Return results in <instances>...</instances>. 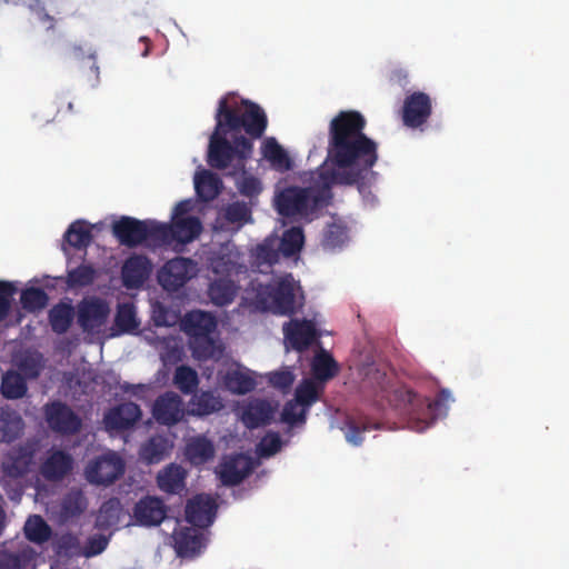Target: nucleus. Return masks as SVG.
<instances>
[{"mask_svg":"<svg viewBox=\"0 0 569 569\" xmlns=\"http://www.w3.org/2000/svg\"><path fill=\"white\" fill-rule=\"evenodd\" d=\"M261 190L260 180L253 176L244 177L239 184L240 193L246 197H256Z\"/></svg>","mask_w":569,"mask_h":569,"instance_id":"obj_58","label":"nucleus"},{"mask_svg":"<svg viewBox=\"0 0 569 569\" xmlns=\"http://www.w3.org/2000/svg\"><path fill=\"white\" fill-rule=\"evenodd\" d=\"M224 218L231 223H244L251 219V209L246 202L236 201L228 204Z\"/></svg>","mask_w":569,"mask_h":569,"instance_id":"obj_54","label":"nucleus"},{"mask_svg":"<svg viewBox=\"0 0 569 569\" xmlns=\"http://www.w3.org/2000/svg\"><path fill=\"white\" fill-rule=\"evenodd\" d=\"M33 456L34 450L28 445L12 448L1 465L3 476L11 479L22 478L29 471Z\"/></svg>","mask_w":569,"mask_h":569,"instance_id":"obj_16","label":"nucleus"},{"mask_svg":"<svg viewBox=\"0 0 569 569\" xmlns=\"http://www.w3.org/2000/svg\"><path fill=\"white\" fill-rule=\"evenodd\" d=\"M363 375L362 388L372 390L376 402L382 406L387 401L407 415L412 430L425 431L435 422L436 410L440 406L438 400L430 401L406 387L391 390L387 372L373 365L366 367Z\"/></svg>","mask_w":569,"mask_h":569,"instance_id":"obj_3","label":"nucleus"},{"mask_svg":"<svg viewBox=\"0 0 569 569\" xmlns=\"http://www.w3.org/2000/svg\"><path fill=\"white\" fill-rule=\"evenodd\" d=\"M277 242L280 256L290 258L298 254L305 243V234L302 228L291 227L290 229H287L281 238L277 237Z\"/></svg>","mask_w":569,"mask_h":569,"instance_id":"obj_36","label":"nucleus"},{"mask_svg":"<svg viewBox=\"0 0 569 569\" xmlns=\"http://www.w3.org/2000/svg\"><path fill=\"white\" fill-rule=\"evenodd\" d=\"M311 369L318 380L328 381L338 373V363L330 353L321 350L315 356Z\"/></svg>","mask_w":569,"mask_h":569,"instance_id":"obj_40","label":"nucleus"},{"mask_svg":"<svg viewBox=\"0 0 569 569\" xmlns=\"http://www.w3.org/2000/svg\"><path fill=\"white\" fill-rule=\"evenodd\" d=\"M189 347L194 359L203 361L221 358L223 348L217 342L212 335H207L189 340Z\"/></svg>","mask_w":569,"mask_h":569,"instance_id":"obj_33","label":"nucleus"},{"mask_svg":"<svg viewBox=\"0 0 569 569\" xmlns=\"http://www.w3.org/2000/svg\"><path fill=\"white\" fill-rule=\"evenodd\" d=\"M23 531L26 538L37 545L47 542L52 535L50 526L39 515H33L28 518Z\"/></svg>","mask_w":569,"mask_h":569,"instance_id":"obj_37","label":"nucleus"},{"mask_svg":"<svg viewBox=\"0 0 569 569\" xmlns=\"http://www.w3.org/2000/svg\"><path fill=\"white\" fill-rule=\"evenodd\" d=\"M365 117L358 111H340L329 124L326 162L315 186H289L277 192L274 207L286 218L308 219L331 199L335 184L362 183L378 161V144L363 132Z\"/></svg>","mask_w":569,"mask_h":569,"instance_id":"obj_1","label":"nucleus"},{"mask_svg":"<svg viewBox=\"0 0 569 569\" xmlns=\"http://www.w3.org/2000/svg\"><path fill=\"white\" fill-rule=\"evenodd\" d=\"M168 507L163 500L154 496L139 499L132 510V519L142 527H157L167 518Z\"/></svg>","mask_w":569,"mask_h":569,"instance_id":"obj_11","label":"nucleus"},{"mask_svg":"<svg viewBox=\"0 0 569 569\" xmlns=\"http://www.w3.org/2000/svg\"><path fill=\"white\" fill-rule=\"evenodd\" d=\"M112 233L121 244L137 247L146 241V221L123 216L112 223Z\"/></svg>","mask_w":569,"mask_h":569,"instance_id":"obj_15","label":"nucleus"},{"mask_svg":"<svg viewBox=\"0 0 569 569\" xmlns=\"http://www.w3.org/2000/svg\"><path fill=\"white\" fill-rule=\"evenodd\" d=\"M16 288L11 282L0 281V322L6 320L11 309V298Z\"/></svg>","mask_w":569,"mask_h":569,"instance_id":"obj_57","label":"nucleus"},{"mask_svg":"<svg viewBox=\"0 0 569 569\" xmlns=\"http://www.w3.org/2000/svg\"><path fill=\"white\" fill-rule=\"evenodd\" d=\"M240 254L228 244L221 246L210 258V268L212 272L220 277H230L239 274L244 267L239 262Z\"/></svg>","mask_w":569,"mask_h":569,"instance_id":"obj_22","label":"nucleus"},{"mask_svg":"<svg viewBox=\"0 0 569 569\" xmlns=\"http://www.w3.org/2000/svg\"><path fill=\"white\" fill-rule=\"evenodd\" d=\"M74 308L70 302L60 301L51 307L48 312V321L51 330L57 335L66 333L74 320Z\"/></svg>","mask_w":569,"mask_h":569,"instance_id":"obj_28","label":"nucleus"},{"mask_svg":"<svg viewBox=\"0 0 569 569\" xmlns=\"http://www.w3.org/2000/svg\"><path fill=\"white\" fill-rule=\"evenodd\" d=\"M221 180L211 171H203L196 176V192L204 201L213 200L220 192Z\"/></svg>","mask_w":569,"mask_h":569,"instance_id":"obj_38","label":"nucleus"},{"mask_svg":"<svg viewBox=\"0 0 569 569\" xmlns=\"http://www.w3.org/2000/svg\"><path fill=\"white\" fill-rule=\"evenodd\" d=\"M73 540H74V538L72 536L62 537L61 542H60V547L61 548L68 547L69 545L72 543Z\"/></svg>","mask_w":569,"mask_h":569,"instance_id":"obj_62","label":"nucleus"},{"mask_svg":"<svg viewBox=\"0 0 569 569\" xmlns=\"http://www.w3.org/2000/svg\"><path fill=\"white\" fill-rule=\"evenodd\" d=\"M49 297L41 288H27L21 292L20 302L24 310L37 312L44 309L48 305Z\"/></svg>","mask_w":569,"mask_h":569,"instance_id":"obj_44","label":"nucleus"},{"mask_svg":"<svg viewBox=\"0 0 569 569\" xmlns=\"http://www.w3.org/2000/svg\"><path fill=\"white\" fill-rule=\"evenodd\" d=\"M73 465L74 460L69 452L52 449L40 466V475L48 481H61L72 471Z\"/></svg>","mask_w":569,"mask_h":569,"instance_id":"obj_14","label":"nucleus"},{"mask_svg":"<svg viewBox=\"0 0 569 569\" xmlns=\"http://www.w3.org/2000/svg\"><path fill=\"white\" fill-rule=\"evenodd\" d=\"M28 387L24 378L16 372L8 371L1 381V393L7 399H21L27 393Z\"/></svg>","mask_w":569,"mask_h":569,"instance_id":"obj_41","label":"nucleus"},{"mask_svg":"<svg viewBox=\"0 0 569 569\" xmlns=\"http://www.w3.org/2000/svg\"><path fill=\"white\" fill-rule=\"evenodd\" d=\"M91 228L83 220L72 222L64 233V240L76 249H83L92 242Z\"/></svg>","mask_w":569,"mask_h":569,"instance_id":"obj_39","label":"nucleus"},{"mask_svg":"<svg viewBox=\"0 0 569 569\" xmlns=\"http://www.w3.org/2000/svg\"><path fill=\"white\" fill-rule=\"evenodd\" d=\"M96 271L91 266L80 264L68 272V284L71 288L87 287L94 280Z\"/></svg>","mask_w":569,"mask_h":569,"instance_id":"obj_51","label":"nucleus"},{"mask_svg":"<svg viewBox=\"0 0 569 569\" xmlns=\"http://www.w3.org/2000/svg\"><path fill=\"white\" fill-rule=\"evenodd\" d=\"M277 237H267L251 250L252 264L261 268L272 267L279 261L280 252L277 246Z\"/></svg>","mask_w":569,"mask_h":569,"instance_id":"obj_31","label":"nucleus"},{"mask_svg":"<svg viewBox=\"0 0 569 569\" xmlns=\"http://www.w3.org/2000/svg\"><path fill=\"white\" fill-rule=\"evenodd\" d=\"M238 291V286L229 277H219L214 279L208 288V296L213 305L224 307L231 303Z\"/></svg>","mask_w":569,"mask_h":569,"instance_id":"obj_29","label":"nucleus"},{"mask_svg":"<svg viewBox=\"0 0 569 569\" xmlns=\"http://www.w3.org/2000/svg\"><path fill=\"white\" fill-rule=\"evenodd\" d=\"M183 332L189 340L207 335H212L217 329L216 318L206 311L193 310L188 312L181 321Z\"/></svg>","mask_w":569,"mask_h":569,"instance_id":"obj_23","label":"nucleus"},{"mask_svg":"<svg viewBox=\"0 0 569 569\" xmlns=\"http://www.w3.org/2000/svg\"><path fill=\"white\" fill-rule=\"evenodd\" d=\"M43 416L50 430L61 436L77 435L82 428V419L60 400L46 403Z\"/></svg>","mask_w":569,"mask_h":569,"instance_id":"obj_5","label":"nucleus"},{"mask_svg":"<svg viewBox=\"0 0 569 569\" xmlns=\"http://www.w3.org/2000/svg\"><path fill=\"white\" fill-rule=\"evenodd\" d=\"M348 240L347 227L339 223H330L323 231L321 244L325 249L333 250L342 247Z\"/></svg>","mask_w":569,"mask_h":569,"instance_id":"obj_49","label":"nucleus"},{"mask_svg":"<svg viewBox=\"0 0 569 569\" xmlns=\"http://www.w3.org/2000/svg\"><path fill=\"white\" fill-rule=\"evenodd\" d=\"M146 221V241L150 240L157 244H164L172 241V230L170 224L160 223L154 220Z\"/></svg>","mask_w":569,"mask_h":569,"instance_id":"obj_50","label":"nucleus"},{"mask_svg":"<svg viewBox=\"0 0 569 569\" xmlns=\"http://www.w3.org/2000/svg\"><path fill=\"white\" fill-rule=\"evenodd\" d=\"M223 408L222 399L214 391L207 390L194 393L189 402L188 413L194 417H207Z\"/></svg>","mask_w":569,"mask_h":569,"instance_id":"obj_26","label":"nucleus"},{"mask_svg":"<svg viewBox=\"0 0 569 569\" xmlns=\"http://www.w3.org/2000/svg\"><path fill=\"white\" fill-rule=\"evenodd\" d=\"M150 272V260L142 254H132L122 266V282L128 289H138L149 278Z\"/></svg>","mask_w":569,"mask_h":569,"instance_id":"obj_19","label":"nucleus"},{"mask_svg":"<svg viewBox=\"0 0 569 569\" xmlns=\"http://www.w3.org/2000/svg\"><path fill=\"white\" fill-rule=\"evenodd\" d=\"M378 427L379 426L377 423H371L367 418L356 419L353 417H349L346 420L342 430L349 443L360 446L363 441L362 433L367 430L377 429Z\"/></svg>","mask_w":569,"mask_h":569,"instance_id":"obj_42","label":"nucleus"},{"mask_svg":"<svg viewBox=\"0 0 569 569\" xmlns=\"http://www.w3.org/2000/svg\"><path fill=\"white\" fill-rule=\"evenodd\" d=\"M109 305L100 298H84L77 306V323L83 332H97L107 321Z\"/></svg>","mask_w":569,"mask_h":569,"instance_id":"obj_8","label":"nucleus"},{"mask_svg":"<svg viewBox=\"0 0 569 569\" xmlns=\"http://www.w3.org/2000/svg\"><path fill=\"white\" fill-rule=\"evenodd\" d=\"M217 503L207 495H197L186 505V520L197 528H207L216 518Z\"/></svg>","mask_w":569,"mask_h":569,"instance_id":"obj_13","label":"nucleus"},{"mask_svg":"<svg viewBox=\"0 0 569 569\" xmlns=\"http://www.w3.org/2000/svg\"><path fill=\"white\" fill-rule=\"evenodd\" d=\"M295 401L308 408L318 400V388L311 380H303L296 389Z\"/></svg>","mask_w":569,"mask_h":569,"instance_id":"obj_52","label":"nucleus"},{"mask_svg":"<svg viewBox=\"0 0 569 569\" xmlns=\"http://www.w3.org/2000/svg\"><path fill=\"white\" fill-rule=\"evenodd\" d=\"M184 413L183 400L173 391H167L160 395L152 406L153 418L158 423L164 426L177 425L183 419Z\"/></svg>","mask_w":569,"mask_h":569,"instance_id":"obj_10","label":"nucleus"},{"mask_svg":"<svg viewBox=\"0 0 569 569\" xmlns=\"http://www.w3.org/2000/svg\"><path fill=\"white\" fill-rule=\"evenodd\" d=\"M72 107H73V106H72V103H71V102H69V103H68V109H69L70 111L72 110Z\"/></svg>","mask_w":569,"mask_h":569,"instance_id":"obj_64","label":"nucleus"},{"mask_svg":"<svg viewBox=\"0 0 569 569\" xmlns=\"http://www.w3.org/2000/svg\"><path fill=\"white\" fill-rule=\"evenodd\" d=\"M283 335L290 347L299 352L307 350L318 337L315 323L307 319L284 323Z\"/></svg>","mask_w":569,"mask_h":569,"instance_id":"obj_12","label":"nucleus"},{"mask_svg":"<svg viewBox=\"0 0 569 569\" xmlns=\"http://www.w3.org/2000/svg\"><path fill=\"white\" fill-rule=\"evenodd\" d=\"M88 506L86 496L80 489L72 488L62 499V510L67 516L81 515Z\"/></svg>","mask_w":569,"mask_h":569,"instance_id":"obj_48","label":"nucleus"},{"mask_svg":"<svg viewBox=\"0 0 569 569\" xmlns=\"http://www.w3.org/2000/svg\"><path fill=\"white\" fill-rule=\"evenodd\" d=\"M216 127L209 138L207 163L218 170L231 164L243 170L253 152V140L263 136L268 119L257 103L243 99L230 104L221 98L216 112Z\"/></svg>","mask_w":569,"mask_h":569,"instance_id":"obj_2","label":"nucleus"},{"mask_svg":"<svg viewBox=\"0 0 569 569\" xmlns=\"http://www.w3.org/2000/svg\"><path fill=\"white\" fill-rule=\"evenodd\" d=\"M259 295L266 297L270 302V309L277 315L292 316L297 311L295 280L291 274L267 284Z\"/></svg>","mask_w":569,"mask_h":569,"instance_id":"obj_4","label":"nucleus"},{"mask_svg":"<svg viewBox=\"0 0 569 569\" xmlns=\"http://www.w3.org/2000/svg\"><path fill=\"white\" fill-rule=\"evenodd\" d=\"M24 421L10 408H0V442L11 443L23 432Z\"/></svg>","mask_w":569,"mask_h":569,"instance_id":"obj_27","label":"nucleus"},{"mask_svg":"<svg viewBox=\"0 0 569 569\" xmlns=\"http://www.w3.org/2000/svg\"><path fill=\"white\" fill-rule=\"evenodd\" d=\"M187 470L178 463H169L157 475L158 488L169 495H181L186 490Z\"/></svg>","mask_w":569,"mask_h":569,"instance_id":"obj_24","label":"nucleus"},{"mask_svg":"<svg viewBox=\"0 0 569 569\" xmlns=\"http://www.w3.org/2000/svg\"><path fill=\"white\" fill-rule=\"evenodd\" d=\"M170 227L172 230V241L183 244L193 241L202 231V224L198 217L172 220Z\"/></svg>","mask_w":569,"mask_h":569,"instance_id":"obj_30","label":"nucleus"},{"mask_svg":"<svg viewBox=\"0 0 569 569\" xmlns=\"http://www.w3.org/2000/svg\"><path fill=\"white\" fill-rule=\"evenodd\" d=\"M282 441L278 432H267L259 441L257 452L262 458H269L280 451Z\"/></svg>","mask_w":569,"mask_h":569,"instance_id":"obj_53","label":"nucleus"},{"mask_svg":"<svg viewBox=\"0 0 569 569\" xmlns=\"http://www.w3.org/2000/svg\"><path fill=\"white\" fill-rule=\"evenodd\" d=\"M276 412V408L266 399H252L243 406L241 411V421L248 429H256L270 425Z\"/></svg>","mask_w":569,"mask_h":569,"instance_id":"obj_18","label":"nucleus"},{"mask_svg":"<svg viewBox=\"0 0 569 569\" xmlns=\"http://www.w3.org/2000/svg\"><path fill=\"white\" fill-rule=\"evenodd\" d=\"M432 102L429 94L416 91L406 97L402 106V122L408 128H419L430 118Z\"/></svg>","mask_w":569,"mask_h":569,"instance_id":"obj_9","label":"nucleus"},{"mask_svg":"<svg viewBox=\"0 0 569 569\" xmlns=\"http://www.w3.org/2000/svg\"><path fill=\"white\" fill-rule=\"evenodd\" d=\"M141 416V409L137 403L123 402L106 413L104 423L110 430L124 431L133 427Z\"/></svg>","mask_w":569,"mask_h":569,"instance_id":"obj_17","label":"nucleus"},{"mask_svg":"<svg viewBox=\"0 0 569 569\" xmlns=\"http://www.w3.org/2000/svg\"><path fill=\"white\" fill-rule=\"evenodd\" d=\"M197 527H184L173 532L174 550L179 557H194L204 548V536Z\"/></svg>","mask_w":569,"mask_h":569,"instance_id":"obj_21","label":"nucleus"},{"mask_svg":"<svg viewBox=\"0 0 569 569\" xmlns=\"http://www.w3.org/2000/svg\"><path fill=\"white\" fill-rule=\"evenodd\" d=\"M222 386L233 395H246L256 388V380L249 372L229 369L221 378Z\"/></svg>","mask_w":569,"mask_h":569,"instance_id":"obj_32","label":"nucleus"},{"mask_svg":"<svg viewBox=\"0 0 569 569\" xmlns=\"http://www.w3.org/2000/svg\"><path fill=\"white\" fill-rule=\"evenodd\" d=\"M307 416V409L301 407L297 401L289 400L286 402L282 412L281 420L290 426L297 423H305Z\"/></svg>","mask_w":569,"mask_h":569,"instance_id":"obj_55","label":"nucleus"},{"mask_svg":"<svg viewBox=\"0 0 569 569\" xmlns=\"http://www.w3.org/2000/svg\"><path fill=\"white\" fill-rule=\"evenodd\" d=\"M122 389L126 391V392H130L132 395H138L139 392H143L144 391V386L143 385H124L122 387Z\"/></svg>","mask_w":569,"mask_h":569,"instance_id":"obj_61","label":"nucleus"},{"mask_svg":"<svg viewBox=\"0 0 569 569\" xmlns=\"http://www.w3.org/2000/svg\"><path fill=\"white\" fill-rule=\"evenodd\" d=\"M173 383L182 393L190 395L197 390L199 377L193 368L182 365L174 371Z\"/></svg>","mask_w":569,"mask_h":569,"instance_id":"obj_43","label":"nucleus"},{"mask_svg":"<svg viewBox=\"0 0 569 569\" xmlns=\"http://www.w3.org/2000/svg\"><path fill=\"white\" fill-rule=\"evenodd\" d=\"M196 263L190 258L176 257L167 261L158 272V281L167 291L182 288L194 273Z\"/></svg>","mask_w":569,"mask_h":569,"instance_id":"obj_7","label":"nucleus"},{"mask_svg":"<svg viewBox=\"0 0 569 569\" xmlns=\"http://www.w3.org/2000/svg\"><path fill=\"white\" fill-rule=\"evenodd\" d=\"M114 326L120 332H132L138 329L139 322L137 321L136 310L132 303H121L118 306Z\"/></svg>","mask_w":569,"mask_h":569,"instance_id":"obj_47","label":"nucleus"},{"mask_svg":"<svg viewBox=\"0 0 569 569\" xmlns=\"http://www.w3.org/2000/svg\"><path fill=\"white\" fill-rule=\"evenodd\" d=\"M262 156L270 162L272 168L279 171L291 169V159L287 151L277 142L274 138H267L261 147Z\"/></svg>","mask_w":569,"mask_h":569,"instance_id":"obj_35","label":"nucleus"},{"mask_svg":"<svg viewBox=\"0 0 569 569\" xmlns=\"http://www.w3.org/2000/svg\"><path fill=\"white\" fill-rule=\"evenodd\" d=\"M192 210V203L190 200H182L178 202L173 209L172 220L183 219L184 214Z\"/></svg>","mask_w":569,"mask_h":569,"instance_id":"obj_60","label":"nucleus"},{"mask_svg":"<svg viewBox=\"0 0 569 569\" xmlns=\"http://www.w3.org/2000/svg\"><path fill=\"white\" fill-rule=\"evenodd\" d=\"M108 546V539L104 536L91 537L88 541V555L94 556L101 553Z\"/></svg>","mask_w":569,"mask_h":569,"instance_id":"obj_59","label":"nucleus"},{"mask_svg":"<svg viewBox=\"0 0 569 569\" xmlns=\"http://www.w3.org/2000/svg\"><path fill=\"white\" fill-rule=\"evenodd\" d=\"M120 503L117 499H109L104 501L97 515L96 526L99 529H109L116 526L119 521Z\"/></svg>","mask_w":569,"mask_h":569,"instance_id":"obj_45","label":"nucleus"},{"mask_svg":"<svg viewBox=\"0 0 569 569\" xmlns=\"http://www.w3.org/2000/svg\"><path fill=\"white\" fill-rule=\"evenodd\" d=\"M4 521H6V513L2 507L0 506V536L3 532L4 529Z\"/></svg>","mask_w":569,"mask_h":569,"instance_id":"obj_63","label":"nucleus"},{"mask_svg":"<svg viewBox=\"0 0 569 569\" xmlns=\"http://www.w3.org/2000/svg\"><path fill=\"white\" fill-rule=\"evenodd\" d=\"M293 381L295 375L289 369L268 373V383L281 391H288L293 385Z\"/></svg>","mask_w":569,"mask_h":569,"instance_id":"obj_56","label":"nucleus"},{"mask_svg":"<svg viewBox=\"0 0 569 569\" xmlns=\"http://www.w3.org/2000/svg\"><path fill=\"white\" fill-rule=\"evenodd\" d=\"M124 461L114 451H109L90 461L86 468V478L92 485L109 486L124 472Z\"/></svg>","mask_w":569,"mask_h":569,"instance_id":"obj_6","label":"nucleus"},{"mask_svg":"<svg viewBox=\"0 0 569 569\" xmlns=\"http://www.w3.org/2000/svg\"><path fill=\"white\" fill-rule=\"evenodd\" d=\"M186 456L192 465H202L214 456V446L204 436L192 438L186 446Z\"/></svg>","mask_w":569,"mask_h":569,"instance_id":"obj_34","label":"nucleus"},{"mask_svg":"<svg viewBox=\"0 0 569 569\" xmlns=\"http://www.w3.org/2000/svg\"><path fill=\"white\" fill-rule=\"evenodd\" d=\"M252 471V461L249 457L239 453L230 457L220 466L219 477L224 486H237Z\"/></svg>","mask_w":569,"mask_h":569,"instance_id":"obj_20","label":"nucleus"},{"mask_svg":"<svg viewBox=\"0 0 569 569\" xmlns=\"http://www.w3.org/2000/svg\"><path fill=\"white\" fill-rule=\"evenodd\" d=\"M32 560L30 549L11 552L8 550L0 551V569H26Z\"/></svg>","mask_w":569,"mask_h":569,"instance_id":"obj_46","label":"nucleus"},{"mask_svg":"<svg viewBox=\"0 0 569 569\" xmlns=\"http://www.w3.org/2000/svg\"><path fill=\"white\" fill-rule=\"evenodd\" d=\"M172 449L173 442L168 436L154 435L141 445L139 457L146 463L154 465L169 457Z\"/></svg>","mask_w":569,"mask_h":569,"instance_id":"obj_25","label":"nucleus"}]
</instances>
